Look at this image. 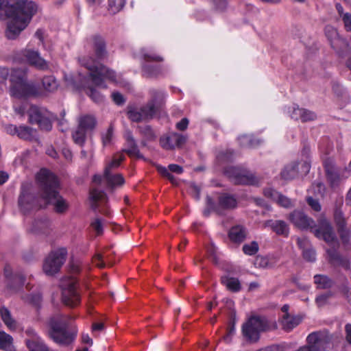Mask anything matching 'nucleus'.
Returning <instances> with one entry per match:
<instances>
[{"label": "nucleus", "instance_id": "de8ad7c7", "mask_svg": "<svg viewBox=\"0 0 351 351\" xmlns=\"http://www.w3.org/2000/svg\"><path fill=\"white\" fill-rule=\"evenodd\" d=\"M259 250L258 244L256 241H252L250 243L245 244L243 246V252L249 256L256 254Z\"/></svg>", "mask_w": 351, "mask_h": 351}, {"label": "nucleus", "instance_id": "dca6fc26", "mask_svg": "<svg viewBox=\"0 0 351 351\" xmlns=\"http://www.w3.org/2000/svg\"><path fill=\"white\" fill-rule=\"evenodd\" d=\"M208 204L213 209V211L219 215H224L226 210H232L237 207V201L234 195L228 193H223L218 197L217 203L208 195Z\"/></svg>", "mask_w": 351, "mask_h": 351}, {"label": "nucleus", "instance_id": "f257e3e1", "mask_svg": "<svg viewBox=\"0 0 351 351\" xmlns=\"http://www.w3.org/2000/svg\"><path fill=\"white\" fill-rule=\"evenodd\" d=\"M91 40L95 58L89 57L81 60L82 65L89 71L88 75H82L78 74L75 77H69L67 80L68 83L74 89L79 91L85 90L86 93L94 102L99 104L103 102L104 96L90 86V81L91 80L97 86L106 88L107 86L104 82V79L115 82L116 73L113 70L108 69L99 62V61L104 60L108 56L104 39L99 35H95L92 37Z\"/></svg>", "mask_w": 351, "mask_h": 351}, {"label": "nucleus", "instance_id": "0eeeda50", "mask_svg": "<svg viewBox=\"0 0 351 351\" xmlns=\"http://www.w3.org/2000/svg\"><path fill=\"white\" fill-rule=\"evenodd\" d=\"M0 10H4L6 16L25 13L36 14L38 6L34 1L29 0H0Z\"/></svg>", "mask_w": 351, "mask_h": 351}, {"label": "nucleus", "instance_id": "09e8293b", "mask_svg": "<svg viewBox=\"0 0 351 351\" xmlns=\"http://www.w3.org/2000/svg\"><path fill=\"white\" fill-rule=\"evenodd\" d=\"M156 169L161 176L167 178L173 184H178V182L175 176H173L166 167L161 165H157Z\"/></svg>", "mask_w": 351, "mask_h": 351}, {"label": "nucleus", "instance_id": "c03bdc74", "mask_svg": "<svg viewBox=\"0 0 351 351\" xmlns=\"http://www.w3.org/2000/svg\"><path fill=\"white\" fill-rule=\"evenodd\" d=\"M139 133L148 141L155 140L156 134L150 125L138 126Z\"/></svg>", "mask_w": 351, "mask_h": 351}, {"label": "nucleus", "instance_id": "f8f14e48", "mask_svg": "<svg viewBox=\"0 0 351 351\" xmlns=\"http://www.w3.org/2000/svg\"><path fill=\"white\" fill-rule=\"evenodd\" d=\"M223 173L234 184L254 185L258 182L252 173L241 167L228 166L224 169Z\"/></svg>", "mask_w": 351, "mask_h": 351}, {"label": "nucleus", "instance_id": "a19ab883", "mask_svg": "<svg viewBox=\"0 0 351 351\" xmlns=\"http://www.w3.org/2000/svg\"><path fill=\"white\" fill-rule=\"evenodd\" d=\"M326 175L328 180L332 186L337 184L339 181V173L338 171L331 165L325 166Z\"/></svg>", "mask_w": 351, "mask_h": 351}, {"label": "nucleus", "instance_id": "8fccbe9b", "mask_svg": "<svg viewBox=\"0 0 351 351\" xmlns=\"http://www.w3.org/2000/svg\"><path fill=\"white\" fill-rule=\"evenodd\" d=\"M301 117L300 119L302 122H307L310 121H313L316 119L317 116L315 114V112L308 110L305 108H302V113H301Z\"/></svg>", "mask_w": 351, "mask_h": 351}, {"label": "nucleus", "instance_id": "4d7b16f0", "mask_svg": "<svg viewBox=\"0 0 351 351\" xmlns=\"http://www.w3.org/2000/svg\"><path fill=\"white\" fill-rule=\"evenodd\" d=\"M95 260L97 266L100 268H104L106 267V262L110 263V261L107 256L103 255L99 253L97 254L95 256Z\"/></svg>", "mask_w": 351, "mask_h": 351}, {"label": "nucleus", "instance_id": "680f3d73", "mask_svg": "<svg viewBox=\"0 0 351 351\" xmlns=\"http://www.w3.org/2000/svg\"><path fill=\"white\" fill-rule=\"evenodd\" d=\"M344 25L346 31L351 32V14L346 12L341 19Z\"/></svg>", "mask_w": 351, "mask_h": 351}, {"label": "nucleus", "instance_id": "2f4dec72", "mask_svg": "<svg viewBox=\"0 0 351 351\" xmlns=\"http://www.w3.org/2000/svg\"><path fill=\"white\" fill-rule=\"evenodd\" d=\"M18 137L25 141H32L36 138V130L27 125H19Z\"/></svg>", "mask_w": 351, "mask_h": 351}, {"label": "nucleus", "instance_id": "3c124183", "mask_svg": "<svg viewBox=\"0 0 351 351\" xmlns=\"http://www.w3.org/2000/svg\"><path fill=\"white\" fill-rule=\"evenodd\" d=\"M332 292L329 291L317 296L315 298V302L317 305L318 306H322L325 305L328 302L329 298L332 297Z\"/></svg>", "mask_w": 351, "mask_h": 351}, {"label": "nucleus", "instance_id": "7ed1b4c3", "mask_svg": "<svg viewBox=\"0 0 351 351\" xmlns=\"http://www.w3.org/2000/svg\"><path fill=\"white\" fill-rule=\"evenodd\" d=\"M74 317L71 315L58 314L51 317L49 322V336L60 346H67L75 339L77 330H70V322Z\"/></svg>", "mask_w": 351, "mask_h": 351}, {"label": "nucleus", "instance_id": "ddd939ff", "mask_svg": "<svg viewBox=\"0 0 351 351\" xmlns=\"http://www.w3.org/2000/svg\"><path fill=\"white\" fill-rule=\"evenodd\" d=\"M67 250L64 247L53 251L45 259L43 271L48 276L58 273L66 261Z\"/></svg>", "mask_w": 351, "mask_h": 351}, {"label": "nucleus", "instance_id": "5fc2aeb1", "mask_svg": "<svg viewBox=\"0 0 351 351\" xmlns=\"http://www.w3.org/2000/svg\"><path fill=\"white\" fill-rule=\"evenodd\" d=\"M254 265L257 267L267 268L269 266V259L265 256H257L254 261Z\"/></svg>", "mask_w": 351, "mask_h": 351}, {"label": "nucleus", "instance_id": "c9c22d12", "mask_svg": "<svg viewBox=\"0 0 351 351\" xmlns=\"http://www.w3.org/2000/svg\"><path fill=\"white\" fill-rule=\"evenodd\" d=\"M97 121L95 117L88 114L80 117L78 121V126L86 132L94 130Z\"/></svg>", "mask_w": 351, "mask_h": 351}, {"label": "nucleus", "instance_id": "f03ea898", "mask_svg": "<svg viewBox=\"0 0 351 351\" xmlns=\"http://www.w3.org/2000/svg\"><path fill=\"white\" fill-rule=\"evenodd\" d=\"M38 180L44 205L52 204L56 213H64L69 208V204L59 194L57 177L48 170L43 169L38 175Z\"/></svg>", "mask_w": 351, "mask_h": 351}, {"label": "nucleus", "instance_id": "2eb2a0df", "mask_svg": "<svg viewBox=\"0 0 351 351\" xmlns=\"http://www.w3.org/2000/svg\"><path fill=\"white\" fill-rule=\"evenodd\" d=\"M128 118L132 122L140 123L152 120L158 113L147 103L140 108L134 105H128L127 107Z\"/></svg>", "mask_w": 351, "mask_h": 351}, {"label": "nucleus", "instance_id": "a878e982", "mask_svg": "<svg viewBox=\"0 0 351 351\" xmlns=\"http://www.w3.org/2000/svg\"><path fill=\"white\" fill-rule=\"evenodd\" d=\"M247 235V230L242 225H236L232 226L228 232L230 239L234 243H242L245 241Z\"/></svg>", "mask_w": 351, "mask_h": 351}, {"label": "nucleus", "instance_id": "6e6552de", "mask_svg": "<svg viewBox=\"0 0 351 351\" xmlns=\"http://www.w3.org/2000/svg\"><path fill=\"white\" fill-rule=\"evenodd\" d=\"M28 121L31 124H36L41 130L49 132L52 128L53 121L58 119L53 113L46 108L32 105L27 111Z\"/></svg>", "mask_w": 351, "mask_h": 351}, {"label": "nucleus", "instance_id": "412c9836", "mask_svg": "<svg viewBox=\"0 0 351 351\" xmlns=\"http://www.w3.org/2000/svg\"><path fill=\"white\" fill-rule=\"evenodd\" d=\"M149 99L147 102L158 114L165 103V93L159 89L152 88L149 90Z\"/></svg>", "mask_w": 351, "mask_h": 351}, {"label": "nucleus", "instance_id": "aec40b11", "mask_svg": "<svg viewBox=\"0 0 351 351\" xmlns=\"http://www.w3.org/2000/svg\"><path fill=\"white\" fill-rule=\"evenodd\" d=\"M51 230V222L47 217L35 219L30 228V231L36 234L48 235Z\"/></svg>", "mask_w": 351, "mask_h": 351}, {"label": "nucleus", "instance_id": "f704fd0d", "mask_svg": "<svg viewBox=\"0 0 351 351\" xmlns=\"http://www.w3.org/2000/svg\"><path fill=\"white\" fill-rule=\"evenodd\" d=\"M25 280V276L22 273H15L8 281V287L13 291H16L23 287Z\"/></svg>", "mask_w": 351, "mask_h": 351}, {"label": "nucleus", "instance_id": "052dcab7", "mask_svg": "<svg viewBox=\"0 0 351 351\" xmlns=\"http://www.w3.org/2000/svg\"><path fill=\"white\" fill-rule=\"evenodd\" d=\"M306 202L313 210L317 212L321 210L322 206L317 199H314L312 197H308L306 198Z\"/></svg>", "mask_w": 351, "mask_h": 351}, {"label": "nucleus", "instance_id": "423d86ee", "mask_svg": "<svg viewBox=\"0 0 351 351\" xmlns=\"http://www.w3.org/2000/svg\"><path fill=\"white\" fill-rule=\"evenodd\" d=\"M277 328L275 321L269 319L265 316L252 315L243 324L241 332L245 339L250 343H257L261 333Z\"/></svg>", "mask_w": 351, "mask_h": 351}, {"label": "nucleus", "instance_id": "cd10ccee", "mask_svg": "<svg viewBox=\"0 0 351 351\" xmlns=\"http://www.w3.org/2000/svg\"><path fill=\"white\" fill-rule=\"evenodd\" d=\"M239 144L243 147L256 148L262 143L263 141L256 138L253 134H243L238 138Z\"/></svg>", "mask_w": 351, "mask_h": 351}, {"label": "nucleus", "instance_id": "bf43d9fd", "mask_svg": "<svg viewBox=\"0 0 351 351\" xmlns=\"http://www.w3.org/2000/svg\"><path fill=\"white\" fill-rule=\"evenodd\" d=\"M90 226L96 232L97 234L99 235L103 233V223L101 219H95L93 221H92Z\"/></svg>", "mask_w": 351, "mask_h": 351}, {"label": "nucleus", "instance_id": "393cba45", "mask_svg": "<svg viewBox=\"0 0 351 351\" xmlns=\"http://www.w3.org/2000/svg\"><path fill=\"white\" fill-rule=\"evenodd\" d=\"M265 226L271 228V229L278 235L288 237L289 228L287 223L282 220H267Z\"/></svg>", "mask_w": 351, "mask_h": 351}, {"label": "nucleus", "instance_id": "0e129e2a", "mask_svg": "<svg viewBox=\"0 0 351 351\" xmlns=\"http://www.w3.org/2000/svg\"><path fill=\"white\" fill-rule=\"evenodd\" d=\"M234 320L232 321V323L230 324L227 334L223 337V340L227 343H230L232 340V337L234 333Z\"/></svg>", "mask_w": 351, "mask_h": 351}, {"label": "nucleus", "instance_id": "4468645a", "mask_svg": "<svg viewBox=\"0 0 351 351\" xmlns=\"http://www.w3.org/2000/svg\"><path fill=\"white\" fill-rule=\"evenodd\" d=\"M338 337L328 330H319L311 332L306 338L307 343L315 344L319 351H326L333 348Z\"/></svg>", "mask_w": 351, "mask_h": 351}, {"label": "nucleus", "instance_id": "13d9d810", "mask_svg": "<svg viewBox=\"0 0 351 351\" xmlns=\"http://www.w3.org/2000/svg\"><path fill=\"white\" fill-rule=\"evenodd\" d=\"M297 165L299 167V176H303L306 175L311 169V165L307 161H303L301 162H298Z\"/></svg>", "mask_w": 351, "mask_h": 351}, {"label": "nucleus", "instance_id": "c756f323", "mask_svg": "<svg viewBox=\"0 0 351 351\" xmlns=\"http://www.w3.org/2000/svg\"><path fill=\"white\" fill-rule=\"evenodd\" d=\"M313 278L317 288L320 289H330L335 285V280L326 275L316 274L314 276Z\"/></svg>", "mask_w": 351, "mask_h": 351}, {"label": "nucleus", "instance_id": "6ab92c4d", "mask_svg": "<svg viewBox=\"0 0 351 351\" xmlns=\"http://www.w3.org/2000/svg\"><path fill=\"white\" fill-rule=\"evenodd\" d=\"M23 56L27 62L37 69L45 71L49 69L48 62L40 56L38 51L27 49L25 50Z\"/></svg>", "mask_w": 351, "mask_h": 351}, {"label": "nucleus", "instance_id": "b1692460", "mask_svg": "<svg viewBox=\"0 0 351 351\" xmlns=\"http://www.w3.org/2000/svg\"><path fill=\"white\" fill-rule=\"evenodd\" d=\"M329 257V263L335 266H341L346 269L350 268L349 261L343 257L335 247L328 249L326 251Z\"/></svg>", "mask_w": 351, "mask_h": 351}, {"label": "nucleus", "instance_id": "1a4fd4ad", "mask_svg": "<svg viewBox=\"0 0 351 351\" xmlns=\"http://www.w3.org/2000/svg\"><path fill=\"white\" fill-rule=\"evenodd\" d=\"M62 300L63 303L74 307L80 303L81 298L77 290V281L74 277H66L61 280Z\"/></svg>", "mask_w": 351, "mask_h": 351}, {"label": "nucleus", "instance_id": "58836bf2", "mask_svg": "<svg viewBox=\"0 0 351 351\" xmlns=\"http://www.w3.org/2000/svg\"><path fill=\"white\" fill-rule=\"evenodd\" d=\"M1 319L7 327L10 330L16 328V322L12 319L10 311L5 306L0 308Z\"/></svg>", "mask_w": 351, "mask_h": 351}, {"label": "nucleus", "instance_id": "37998d69", "mask_svg": "<svg viewBox=\"0 0 351 351\" xmlns=\"http://www.w3.org/2000/svg\"><path fill=\"white\" fill-rule=\"evenodd\" d=\"M142 71L143 75L147 77H155L160 73V66L150 64H144L143 66Z\"/></svg>", "mask_w": 351, "mask_h": 351}, {"label": "nucleus", "instance_id": "864d4df0", "mask_svg": "<svg viewBox=\"0 0 351 351\" xmlns=\"http://www.w3.org/2000/svg\"><path fill=\"white\" fill-rule=\"evenodd\" d=\"M113 136V127L110 125L108 129L107 130L105 134H103L101 136L102 143L104 146H106L108 145L112 138Z\"/></svg>", "mask_w": 351, "mask_h": 351}, {"label": "nucleus", "instance_id": "603ef678", "mask_svg": "<svg viewBox=\"0 0 351 351\" xmlns=\"http://www.w3.org/2000/svg\"><path fill=\"white\" fill-rule=\"evenodd\" d=\"M304 258L309 262H314L315 261L316 253L315 251L311 247H306L302 251Z\"/></svg>", "mask_w": 351, "mask_h": 351}, {"label": "nucleus", "instance_id": "5701e85b", "mask_svg": "<svg viewBox=\"0 0 351 351\" xmlns=\"http://www.w3.org/2000/svg\"><path fill=\"white\" fill-rule=\"evenodd\" d=\"M124 138L126 141L128 149L123 151L129 156H136L138 158H143V156L140 153L136 140L134 139L132 132L130 130H126L124 134Z\"/></svg>", "mask_w": 351, "mask_h": 351}, {"label": "nucleus", "instance_id": "473e14b6", "mask_svg": "<svg viewBox=\"0 0 351 351\" xmlns=\"http://www.w3.org/2000/svg\"><path fill=\"white\" fill-rule=\"evenodd\" d=\"M221 282L232 292H239L241 289L240 281L237 278L223 276L221 278Z\"/></svg>", "mask_w": 351, "mask_h": 351}, {"label": "nucleus", "instance_id": "ea45409f", "mask_svg": "<svg viewBox=\"0 0 351 351\" xmlns=\"http://www.w3.org/2000/svg\"><path fill=\"white\" fill-rule=\"evenodd\" d=\"M86 131L77 125L72 132V138L74 143L80 147L84 146L86 140Z\"/></svg>", "mask_w": 351, "mask_h": 351}, {"label": "nucleus", "instance_id": "39448f33", "mask_svg": "<svg viewBox=\"0 0 351 351\" xmlns=\"http://www.w3.org/2000/svg\"><path fill=\"white\" fill-rule=\"evenodd\" d=\"M9 88L11 97L17 99H26L36 96L38 90L34 83L27 81V69H13L10 73Z\"/></svg>", "mask_w": 351, "mask_h": 351}, {"label": "nucleus", "instance_id": "338daca9", "mask_svg": "<svg viewBox=\"0 0 351 351\" xmlns=\"http://www.w3.org/2000/svg\"><path fill=\"white\" fill-rule=\"evenodd\" d=\"M306 346L300 347L298 351H319V348L315 344L307 343Z\"/></svg>", "mask_w": 351, "mask_h": 351}, {"label": "nucleus", "instance_id": "69168bd1", "mask_svg": "<svg viewBox=\"0 0 351 351\" xmlns=\"http://www.w3.org/2000/svg\"><path fill=\"white\" fill-rule=\"evenodd\" d=\"M190 190L193 197L196 200H199L200 199V188L195 183H192L190 185Z\"/></svg>", "mask_w": 351, "mask_h": 351}, {"label": "nucleus", "instance_id": "e433bc0d", "mask_svg": "<svg viewBox=\"0 0 351 351\" xmlns=\"http://www.w3.org/2000/svg\"><path fill=\"white\" fill-rule=\"evenodd\" d=\"M335 42V46H331V47L339 56H345L348 53L349 49V45L347 40L339 36Z\"/></svg>", "mask_w": 351, "mask_h": 351}, {"label": "nucleus", "instance_id": "7c9ffc66", "mask_svg": "<svg viewBox=\"0 0 351 351\" xmlns=\"http://www.w3.org/2000/svg\"><path fill=\"white\" fill-rule=\"evenodd\" d=\"M90 198L92 201L91 208L95 210L98 208V202L104 203L108 199L105 192L97 189H93L90 191Z\"/></svg>", "mask_w": 351, "mask_h": 351}, {"label": "nucleus", "instance_id": "a18cd8bd", "mask_svg": "<svg viewBox=\"0 0 351 351\" xmlns=\"http://www.w3.org/2000/svg\"><path fill=\"white\" fill-rule=\"evenodd\" d=\"M324 32L330 46H335V40L339 37L337 30L331 25H326L324 28Z\"/></svg>", "mask_w": 351, "mask_h": 351}, {"label": "nucleus", "instance_id": "c85d7f7f", "mask_svg": "<svg viewBox=\"0 0 351 351\" xmlns=\"http://www.w3.org/2000/svg\"><path fill=\"white\" fill-rule=\"evenodd\" d=\"M282 179L291 180L299 178V167L297 162H293L285 167L280 173Z\"/></svg>", "mask_w": 351, "mask_h": 351}, {"label": "nucleus", "instance_id": "774afa93", "mask_svg": "<svg viewBox=\"0 0 351 351\" xmlns=\"http://www.w3.org/2000/svg\"><path fill=\"white\" fill-rule=\"evenodd\" d=\"M345 338L348 344L351 345V324L345 325Z\"/></svg>", "mask_w": 351, "mask_h": 351}, {"label": "nucleus", "instance_id": "9b49d317", "mask_svg": "<svg viewBox=\"0 0 351 351\" xmlns=\"http://www.w3.org/2000/svg\"><path fill=\"white\" fill-rule=\"evenodd\" d=\"M34 15L25 13V14H16V16H6L11 20L7 24L5 32V37L9 40L16 39L28 25Z\"/></svg>", "mask_w": 351, "mask_h": 351}, {"label": "nucleus", "instance_id": "49530a36", "mask_svg": "<svg viewBox=\"0 0 351 351\" xmlns=\"http://www.w3.org/2000/svg\"><path fill=\"white\" fill-rule=\"evenodd\" d=\"M125 0H108V10L116 14L119 12L125 5Z\"/></svg>", "mask_w": 351, "mask_h": 351}, {"label": "nucleus", "instance_id": "72a5a7b5", "mask_svg": "<svg viewBox=\"0 0 351 351\" xmlns=\"http://www.w3.org/2000/svg\"><path fill=\"white\" fill-rule=\"evenodd\" d=\"M300 323V319L291 316L289 313L284 314L282 317L281 324L282 328L286 331H290Z\"/></svg>", "mask_w": 351, "mask_h": 351}, {"label": "nucleus", "instance_id": "79ce46f5", "mask_svg": "<svg viewBox=\"0 0 351 351\" xmlns=\"http://www.w3.org/2000/svg\"><path fill=\"white\" fill-rule=\"evenodd\" d=\"M43 88L48 92L55 91L58 86L56 78L52 75L45 76L42 80Z\"/></svg>", "mask_w": 351, "mask_h": 351}, {"label": "nucleus", "instance_id": "bb28decb", "mask_svg": "<svg viewBox=\"0 0 351 351\" xmlns=\"http://www.w3.org/2000/svg\"><path fill=\"white\" fill-rule=\"evenodd\" d=\"M104 177L107 182L108 188L112 190L115 186L123 185L125 182L121 174H112L110 171H108V169L104 170Z\"/></svg>", "mask_w": 351, "mask_h": 351}, {"label": "nucleus", "instance_id": "20e7f679", "mask_svg": "<svg viewBox=\"0 0 351 351\" xmlns=\"http://www.w3.org/2000/svg\"><path fill=\"white\" fill-rule=\"evenodd\" d=\"M289 220L301 230H310L318 239H322L327 243H332L335 239V234L331 225L326 221L322 222L316 228L315 221L303 211L295 210L289 214Z\"/></svg>", "mask_w": 351, "mask_h": 351}, {"label": "nucleus", "instance_id": "9d476101", "mask_svg": "<svg viewBox=\"0 0 351 351\" xmlns=\"http://www.w3.org/2000/svg\"><path fill=\"white\" fill-rule=\"evenodd\" d=\"M43 197H37L32 193L27 186L23 185L18 199V205L23 215H28L33 210H38L43 206Z\"/></svg>", "mask_w": 351, "mask_h": 351}, {"label": "nucleus", "instance_id": "4c0bfd02", "mask_svg": "<svg viewBox=\"0 0 351 351\" xmlns=\"http://www.w3.org/2000/svg\"><path fill=\"white\" fill-rule=\"evenodd\" d=\"M0 349L5 351H13V338L4 331L0 332Z\"/></svg>", "mask_w": 351, "mask_h": 351}, {"label": "nucleus", "instance_id": "f3484780", "mask_svg": "<svg viewBox=\"0 0 351 351\" xmlns=\"http://www.w3.org/2000/svg\"><path fill=\"white\" fill-rule=\"evenodd\" d=\"M334 219L342 243L346 247H348L350 245V238L351 231L350 229L347 227L346 219L339 208H337L335 210Z\"/></svg>", "mask_w": 351, "mask_h": 351}, {"label": "nucleus", "instance_id": "6e6d98bb", "mask_svg": "<svg viewBox=\"0 0 351 351\" xmlns=\"http://www.w3.org/2000/svg\"><path fill=\"white\" fill-rule=\"evenodd\" d=\"M143 57L145 61L149 62H162L163 58L155 53H150L147 52H142Z\"/></svg>", "mask_w": 351, "mask_h": 351}, {"label": "nucleus", "instance_id": "a211bd4d", "mask_svg": "<svg viewBox=\"0 0 351 351\" xmlns=\"http://www.w3.org/2000/svg\"><path fill=\"white\" fill-rule=\"evenodd\" d=\"M186 136L176 132H171L160 138V144L165 149L180 147L186 142Z\"/></svg>", "mask_w": 351, "mask_h": 351}, {"label": "nucleus", "instance_id": "e2e57ef3", "mask_svg": "<svg viewBox=\"0 0 351 351\" xmlns=\"http://www.w3.org/2000/svg\"><path fill=\"white\" fill-rule=\"evenodd\" d=\"M112 98L113 101L119 106H121L124 104L125 102V99L122 94L118 92L112 93Z\"/></svg>", "mask_w": 351, "mask_h": 351}, {"label": "nucleus", "instance_id": "4be33fe9", "mask_svg": "<svg viewBox=\"0 0 351 351\" xmlns=\"http://www.w3.org/2000/svg\"><path fill=\"white\" fill-rule=\"evenodd\" d=\"M263 193L265 197L270 198L282 207L289 208L292 206L291 201L289 198L272 188L265 189Z\"/></svg>", "mask_w": 351, "mask_h": 351}]
</instances>
